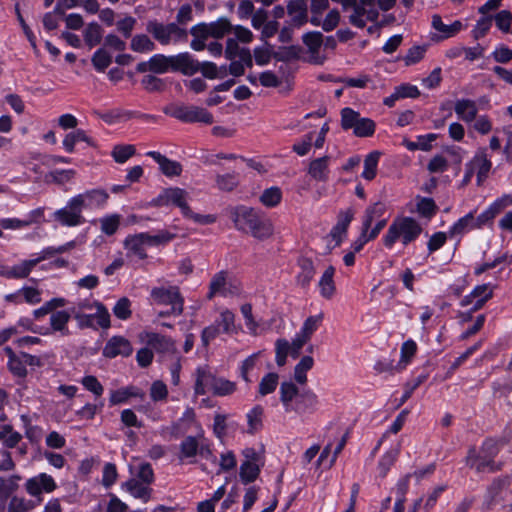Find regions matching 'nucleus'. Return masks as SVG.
<instances>
[{
  "label": "nucleus",
  "mask_w": 512,
  "mask_h": 512,
  "mask_svg": "<svg viewBox=\"0 0 512 512\" xmlns=\"http://www.w3.org/2000/svg\"><path fill=\"white\" fill-rule=\"evenodd\" d=\"M113 314L120 320H127L131 317V301L127 297L120 298L114 305Z\"/></svg>",
  "instance_id": "53"
},
{
  "label": "nucleus",
  "mask_w": 512,
  "mask_h": 512,
  "mask_svg": "<svg viewBox=\"0 0 512 512\" xmlns=\"http://www.w3.org/2000/svg\"><path fill=\"white\" fill-rule=\"evenodd\" d=\"M81 384L83 385V387L86 390H88L91 393H93L95 395V397L102 396V394L104 392L103 385L93 375H87V376L83 377L82 380H81Z\"/></svg>",
  "instance_id": "61"
},
{
  "label": "nucleus",
  "mask_w": 512,
  "mask_h": 512,
  "mask_svg": "<svg viewBox=\"0 0 512 512\" xmlns=\"http://www.w3.org/2000/svg\"><path fill=\"white\" fill-rule=\"evenodd\" d=\"M101 232L107 236L114 235L119 229L121 222V215L110 214L104 216L99 220Z\"/></svg>",
  "instance_id": "44"
},
{
  "label": "nucleus",
  "mask_w": 512,
  "mask_h": 512,
  "mask_svg": "<svg viewBox=\"0 0 512 512\" xmlns=\"http://www.w3.org/2000/svg\"><path fill=\"white\" fill-rule=\"evenodd\" d=\"M199 446L200 442L197 440L196 437H185L179 445V460L183 461L185 459L194 458L196 455H198Z\"/></svg>",
  "instance_id": "33"
},
{
  "label": "nucleus",
  "mask_w": 512,
  "mask_h": 512,
  "mask_svg": "<svg viewBox=\"0 0 512 512\" xmlns=\"http://www.w3.org/2000/svg\"><path fill=\"white\" fill-rule=\"evenodd\" d=\"M141 340L149 346L152 351L160 354H173L177 351L172 338L154 332H144L140 335Z\"/></svg>",
  "instance_id": "14"
},
{
  "label": "nucleus",
  "mask_w": 512,
  "mask_h": 512,
  "mask_svg": "<svg viewBox=\"0 0 512 512\" xmlns=\"http://www.w3.org/2000/svg\"><path fill=\"white\" fill-rule=\"evenodd\" d=\"M92 64L99 72H104L112 62L111 55L103 48H99L92 56Z\"/></svg>",
  "instance_id": "50"
},
{
  "label": "nucleus",
  "mask_w": 512,
  "mask_h": 512,
  "mask_svg": "<svg viewBox=\"0 0 512 512\" xmlns=\"http://www.w3.org/2000/svg\"><path fill=\"white\" fill-rule=\"evenodd\" d=\"M454 110L459 119L466 123H471L476 119L478 108L472 99H459L455 102Z\"/></svg>",
  "instance_id": "27"
},
{
  "label": "nucleus",
  "mask_w": 512,
  "mask_h": 512,
  "mask_svg": "<svg viewBox=\"0 0 512 512\" xmlns=\"http://www.w3.org/2000/svg\"><path fill=\"white\" fill-rule=\"evenodd\" d=\"M468 165L473 167L474 172L476 171L477 185L480 186L488 177L492 168V162L488 158L487 150L485 148L479 149L468 163Z\"/></svg>",
  "instance_id": "20"
},
{
  "label": "nucleus",
  "mask_w": 512,
  "mask_h": 512,
  "mask_svg": "<svg viewBox=\"0 0 512 512\" xmlns=\"http://www.w3.org/2000/svg\"><path fill=\"white\" fill-rule=\"evenodd\" d=\"M240 286L236 281L228 278L227 271H219L211 278L207 299L211 300L216 295L223 297L235 296L240 293Z\"/></svg>",
  "instance_id": "9"
},
{
  "label": "nucleus",
  "mask_w": 512,
  "mask_h": 512,
  "mask_svg": "<svg viewBox=\"0 0 512 512\" xmlns=\"http://www.w3.org/2000/svg\"><path fill=\"white\" fill-rule=\"evenodd\" d=\"M495 23L499 30L509 33L512 24V14L508 10H502L495 15Z\"/></svg>",
  "instance_id": "64"
},
{
  "label": "nucleus",
  "mask_w": 512,
  "mask_h": 512,
  "mask_svg": "<svg viewBox=\"0 0 512 512\" xmlns=\"http://www.w3.org/2000/svg\"><path fill=\"white\" fill-rule=\"evenodd\" d=\"M165 112L169 113L173 118L183 122H201L205 124L213 123L212 114L206 109L197 106L179 105L172 107L169 111L166 110Z\"/></svg>",
  "instance_id": "11"
},
{
  "label": "nucleus",
  "mask_w": 512,
  "mask_h": 512,
  "mask_svg": "<svg viewBox=\"0 0 512 512\" xmlns=\"http://www.w3.org/2000/svg\"><path fill=\"white\" fill-rule=\"evenodd\" d=\"M492 297L493 288H491L489 284L477 285L468 295L462 298L460 305L467 307L473 303L474 299L482 298L484 300H490Z\"/></svg>",
  "instance_id": "32"
},
{
  "label": "nucleus",
  "mask_w": 512,
  "mask_h": 512,
  "mask_svg": "<svg viewBox=\"0 0 512 512\" xmlns=\"http://www.w3.org/2000/svg\"><path fill=\"white\" fill-rule=\"evenodd\" d=\"M234 321V314L226 309L221 312L219 319H217L215 323L219 324V328L222 329L223 333L230 334L235 330Z\"/></svg>",
  "instance_id": "58"
},
{
  "label": "nucleus",
  "mask_w": 512,
  "mask_h": 512,
  "mask_svg": "<svg viewBox=\"0 0 512 512\" xmlns=\"http://www.w3.org/2000/svg\"><path fill=\"white\" fill-rule=\"evenodd\" d=\"M287 13L291 16L290 24L293 27H301L308 22V10L306 0H289Z\"/></svg>",
  "instance_id": "22"
},
{
  "label": "nucleus",
  "mask_w": 512,
  "mask_h": 512,
  "mask_svg": "<svg viewBox=\"0 0 512 512\" xmlns=\"http://www.w3.org/2000/svg\"><path fill=\"white\" fill-rule=\"evenodd\" d=\"M124 486L133 497L139 498L145 503L151 498L152 489L148 487V485H144L136 479L128 480Z\"/></svg>",
  "instance_id": "34"
},
{
  "label": "nucleus",
  "mask_w": 512,
  "mask_h": 512,
  "mask_svg": "<svg viewBox=\"0 0 512 512\" xmlns=\"http://www.w3.org/2000/svg\"><path fill=\"white\" fill-rule=\"evenodd\" d=\"M314 365V360L311 356H304L301 358L299 363L294 368V378L299 384H305L307 382V371H309Z\"/></svg>",
  "instance_id": "42"
},
{
  "label": "nucleus",
  "mask_w": 512,
  "mask_h": 512,
  "mask_svg": "<svg viewBox=\"0 0 512 512\" xmlns=\"http://www.w3.org/2000/svg\"><path fill=\"white\" fill-rule=\"evenodd\" d=\"M103 29L96 22L87 25L84 31V41L89 48L98 45L102 40Z\"/></svg>",
  "instance_id": "38"
},
{
  "label": "nucleus",
  "mask_w": 512,
  "mask_h": 512,
  "mask_svg": "<svg viewBox=\"0 0 512 512\" xmlns=\"http://www.w3.org/2000/svg\"><path fill=\"white\" fill-rule=\"evenodd\" d=\"M398 456V452L396 450H391L386 452L378 463V468L380 470V475L382 477H385L387 472L390 470V468L395 463Z\"/></svg>",
  "instance_id": "62"
},
{
  "label": "nucleus",
  "mask_w": 512,
  "mask_h": 512,
  "mask_svg": "<svg viewBox=\"0 0 512 512\" xmlns=\"http://www.w3.org/2000/svg\"><path fill=\"white\" fill-rule=\"evenodd\" d=\"M324 313L320 312L317 315L309 316L303 323L301 330L298 332L307 339H311L312 335L322 324Z\"/></svg>",
  "instance_id": "40"
},
{
  "label": "nucleus",
  "mask_w": 512,
  "mask_h": 512,
  "mask_svg": "<svg viewBox=\"0 0 512 512\" xmlns=\"http://www.w3.org/2000/svg\"><path fill=\"white\" fill-rule=\"evenodd\" d=\"M150 296L152 300L159 305H170V313L179 316L184 310V298L177 286L154 287Z\"/></svg>",
  "instance_id": "7"
},
{
  "label": "nucleus",
  "mask_w": 512,
  "mask_h": 512,
  "mask_svg": "<svg viewBox=\"0 0 512 512\" xmlns=\"http://www.w3.org/2000/svg\"><path fill=\"white\" fill-rule=\"evenodd\" d=\"M77 196H81L83 208L101 207L109 198V194L104 189L88 190L82 194H78Z\"/></svg>",
  "instance_id": "30"
},
{
  "label": "nucleus",
  "mask_w": 512,
  "mask_h": 512,
  "mask_svg": "<svg viewBox=\"0 0 512 512\" xmlns=\"http://www.w3.org/2000/svg\"><path fill=\"white\" fill-rule=\"evenodd\" d=\"M427 46L426 45H415L412 46L410 49H408L405 57L404 62L406 66L414 65L418 62H420L426 53Z\"/></svg>",
  "instance_id": "56"
},
{
  "label": "nucleus",
  "mask_w": 512,
  "mask_h": 512,
  "mask_svg": "<svg viewBox=\"0 0 512 512\" xmlns=\"http://www.w3.org/2000/svg\"><path fill=\"white\" fill-rule=\"evenodd\" d=\"M386 212L385 203L378 201L369 205L363 214L361 232L358 238L351 244L352 251L360 252L364 245L372 239L368 235V230L371 228L375 218L383 217Z\"/></svg>",
  "instance_id": "6"
},
{
  "label": "nucleus",
  "mask_w": 512,
  "mask_h": 512,
  "mask_svg": "<svg viewBox=\"0 0 512 512\" xmlns=\"http://www.w3.org/2000/svg\"><path fill=\"white\" fill-rule=\"evenodd\" d=\"M217 377L210 371L207 366L198 367L196 370L195 393L197 395H205L209 391H213Z\"/></svg>",
  "instance_id": "23"
},
{
  "label": "nucleus",
  "mask_w": 512,
  "mask_h": 512,
  "mask_svg": "<svg viewBox=\"0 0 512 512\" xmlns=\"http://www.w3.org/2000/svg\"><path fill=\"white\" fill-rule=\"evenodd\" d=\"M303 43L307 46L310 53H318L323 44V35L319 31L307 32L302 36Z\"/></svg>",
  "instance_id": "49"
},
{
  "label": "nucleus",
  "mask_w": 512,
  "mask_h": 512,
  "mask_svg": "<svg viewBox=\"0 0 512 512\" xmlns=\"http://www.w3.org/2000/svg\"><path fill=\"white\" fill-rule=\"evenodd\" d=\"M216 184L217 187L222 191H232L239 184L238 174L236 173H227V174H218L216 176Z\"/></svg>",
  "instance_id": "51"
},
{
  "label": "nucleus",
  "mask_w": 512,
  "mask_h": 512,
  "mask_svg": "<svg viewBox=\"0 0 512 512\" xmlns=\"http://www.w3.org/2000/svg\"><path fill=\"white\" fill-rule=\"evenodd\" d=\"M187 192L184 189L174 187L167 188L153 200L156 206H165L173 204L181 209L182 214L190 212V207L186 202Z\"/></svg>",
  "instance_id": "13"
},
{
  "label": "nucleus",
  "mask_w": 512,
  "mask_h": 512,
  "mask_svg": "<svg viewBox=\"0 0 512 512\" xmlns=\"http://www.w3.org/2000/svg\"><path fill=\"white\" fill-rule=\"evenodd\" d=\"M40 263V259L24 260L13 267L0 266V276L9 279H24L29 276L33 268Z\"/></svg>",
  "instance_id": "21"
},
{
  "label": "nucleus",
  "mask_w": 512,
  "mask_h": 512,
  "mask_svg": "<svg viewBox=\"0 0 512 512\" xmlns=\"http://www.w3.org/2000/svg\"><path fill=\"white\" fill-rule=\"evenodd\" d=\"M278 381L279 375L277 373L270 372L264 375L259 383V394L261 396H266L273 393L278 386Z\"/></svg>",
  "instance_id": "45"
},
{
  "label": "nucleus",
  "mask_w": 512,
  "mask_h": 512,
  "mask_svg": "<svg viewBox=\"0 0 512 512\" xmlns=\"http://www.w3.org/2000/svg\"><path fill=\"white\" fill-rule=\"evenodd\" d=\"M141 85L148 92H162L166 85L163 79L154 75H145L141 80Z\"/></svg>",
  "instance_id": "55"
},
{
  "label": "nucleus",
  "mask_w": 512,
  "mask_h": 512,
  "mask_svg": "<svg viewBox=\"0 0 512 512\" xmlns=\"http://www.w3.org/2000/svg\"><path fill=\"white\" fill-rule=\"evenodd\" d=\"M133 353L131 342L123 336H112L105 344L102 354L112 359L117 356L128 357Z\"/></svg>",
  "instance_id": "15"
},
{
  "label": "nucleus",
  "mask_w": 512,
  "mask_h": 512,
  "mask_svg": "<svg viewBox=\"0 0 512 512\" xmlns=\"http://www.w3.org/2000/svg\"><path fill=\"white\" fill-rule=\"evenodd\" d=\"M235 390L236 384L234 382L217 377L212 393L217 396H226L232 394Z\"/></svg>",
  "instance_id": "59"
},
{
  "label": "nucleus",
  "mask_w": 512,
  "mask_h": 512,
  "mask_svg": "<svg viewBox=\"0 0 512 512\" xmlns=\"http://www.w3.org/2000/svg\"><path fill=\"white\" fill-rule=\"evenodd\" d=\"M300 273L297 275V282L302 287H307L315 275V267L310 258L303 257L299 259Z\"/></svg>",
  "instance_id": "35"
},
{
  "label": "nucleus",
  "mask_w": 512,
  "mask_h": 512,
  "mask_svg": "<svg viewBox=\"0 0 512 512\" xmlns=\"http://www.w3.org/2000/svg\"><path fill=\"white\" fill-rule=\"evenodd\" d=\"M279 399L286 413L313 414L319 407V398L311 389L300 390L292 381L280 384Z\"/></svg>",
  "instance_id": "2"
},
{
  "label": "nucleus",
  "mask_w": 512,
  "mask_h": 512,
  "mask_svg": "<svg viewBox=\"0 0 512 512\" xmlns=\"http://www.w3.org/2000/svg\"><path fill=\"white\" fill-rule=\"evenodd\" d=\"M355 211L349 207L340 210L337 215V222L330 231V237L335 241L336 245H340L347 235L348 227L354 219Z\"/></svg>",
  "instance_id": "17"
},
{
  "label": "nucleus",
  "mask_w": 512,
  "mask_h": 512,
  "mask_svg": "<svg viewBox=\"0 0 512 512\" xmlns=\"http://www.w3.org/2000/svg\"><path fill=\"white\" fill-rule=\"evenodd\" d=\"M506 444V440L504 438L501 439H494V438H487L480 449L481 455H484V458H491L494 460V458L498 455L501 446Z\"/></svg>",
  "instance_id": "39"
},
{
  "label": "nucleus",
  "mask_w": 512,
  "mask_h": 512,
  "mask_svg": "<svg viewBox=\"0 0 512 512\" xmlns=\"http://www.w3.org/2000/svg\"><path fill=\"white\" fill-rule=\"evenodd\" d=\"M78 142H86L89 146H95V142L82 129L74 130L65 135L63 147L68 153L74 152L75 145Z\"/></svg>",
  "instance_id": "31"
},
{
  "label": "nucleus",
  "mask_w": 512,
  "mask_h": 512,
  "mask_svg": "<svg viewBox=\"0 0 512 512\" xmlns=\"http://www.w3.org/2000/svg\"><path fill=\"white\" fill-rule=\"evenodd\" d=\"M230 218L238 231L260 241L270 238L274 233L271 220L252 207L236 206L230 210Z\"/></svg>",
  "instance_id": "1"
},
{
  "label": "nucleus",
  "mask_w": 512,
  "mask_h": 512,
  "mask_svg": "<svg viewBox=\"0 0 512 512\" xmlns=\"http://www.w3.org/2000/svg\"><path fill=\"white\" fill-rule=\"evenodd\" d=\"M146 31L162 45H169L172 41H185L188 37L187 30L174 22L163 24L157 20H150L146 24Z\"/></svg>",
  "instance_id": "5"
},
{
  "label": "nucleus",
  "mask_w": 512,
  "mask_h": 512,
  "mask_svg": "<svg viewBox=\"0 0 512 512\" xmlns=\"http://www.w3.org/2000/svg\"><path fill=\"white\" fill-rule=\"evenodd\" d=\"M334 275L335 268L330 265L325 269L318 282L320 295L326 300L332 299L336 294Z\"/></svg>",
  "instance_id": "26"
},
{
  "label": "nucleus",
  "mask_w": 512,
  "mask_h": 512,
  "mask_svg": "<svg viewBox=\"0 0 512 512\" xmlns=\"http://www.w3.org/2000/svg\"><path fill=\"white\" fill-rule=\"evenodd\" d=\"M381 153L379 151L370 152L364 159V170L362 172V177L365 180L371 181L376 177L378 162L380 159Z\"/></svg>",
  "instance_id": "36"
},
{
  "label": "nucleus",
  "mask_w": 512,
  "mask_h": 512,
  "mask_svg": "<svg viewBox=\"0 0 512 512\" xmlns=\"http://www.w3.org/2000/svg\"><path fill=\"white\" fill-rule=\"evenodd\" d=\"M130 47L135 52L146 53L155 50V43L146 34H137L132 38Z\"/></svg>",
  "instance_id": "43"
},
{
  "label": "nucleus",
  "mask_w": 512,
  "mask_h": 512,
  "mask_svg": "<svg viewBox=\"0 0 512 512\" xmlns=\"http://www.w3.org/2000/svg\"><path fill=\"white\" fill-rule=\"evenodd\" d=\"M379 12L376 0H359L355 11L349 16V22L358 28H364L366 21H377Z\"/></svg>",
  "instance_id": "12"
},
{
  "label": "nucleus",
  "mask_w": 512,
  "mask_h": 512,
  "mask_svg": "<svg viewBox=\"0 0 512 512\" xmlns=\"http://www.w3.org/2000/svg\"><path fill=\"white\" fill-rule=\"evenodd\" d=\"M70 314L67 311L53 312L50 317V325L54 331H67L66 326L70 320Z\"/></svg>",
  "instance_id": "54"
},
{
  "label": "nucleus",
  "mask_w": 512,
  "mask_h": 512,
  "mask_svg": "<svg viewBox=\"0 0 512 512\" xmlns=\"http://www.w3.org/2000/svg\"><path fill=\"white\" fill-rule=\"evenodd\" d=\"M171 56L155 54L150 58L151 72L155 74H164L171 70Z\"/></svg>",
  "instance_id": "47"
},
{
  "label": "nucleus",
  "mask_w": 512,
  "mask_h": 512,
  "mask_svg": "<svg viewBox=\"0 0 512 512\" xmlns=\"http://www.w3.org/2000/svg\"><path fill=\"white\" fill-rule=\"evenodd\" d=\"M341 127L343 130H353L356 137H371L375 133L376 123L371 118L361 117L360 113L350 107L341 110Z\"/></svg>",
  "instance_id": "4"
},
{
  "label": "nucleus",
  "mask_w": 512,
  "mask_h": 512,
  "mask_svg": "<svg viewBox=\"0 0 512 512\" xmlns=\"http://www.w3.org/2000/svg\"><path fill=\"white\" fill-rule=\"evenodd\" d=\"M136 152L133 145H116L112 150V157L117 163H124Z\"/></svg>",
  "instance_id": "57"
},
{
  "label": "nucleus",
  "mask_w": 512,
  "mask_h": 512,
  "mask_svg": "<svg viewBox=\"0 0 512 512\" xmlns=\"http://www.w3.org/2000/svg\"><path fill=\"white\" fill-rule=\"evenodd\" d=\"M329 159V156H323L312 160L308 167V174L316 181L326 182L329 174Z\"/></svg>",
  "instance_id": "28"
},
{
  "label": "nucleus",
  "mask_w": 512,
  "mask_h": 512,
  "mask_svg": "<svg viewBox=\"0 0 512 512\" xmlns=\"http://www.w3.org/2000/svg\"><path fill=\"white\" fill-rule=\"evenodd\" d=\"M431 25L436 31L441 33L442 39H447V38L455 36L463 28V24L459 20L454 21L450 25L444 24L441 16H439L437 14L432 16Z\"/></svg>",
  "instance_id": "29"
},
{
  "label": "nucleus",
  "mask_w": 512,
  "mask_h": 512,
  "mask_svg": "<svg viewBox=\"0 0 512 512\" xmlns=\"http://www.w3.org/2000/svg\"><path fill=\"white\" fill-rule=\"evenodd\" d=\"M492 26V17L491 16H487V17H481L474 29L472 30V35H473V38L475 40H478L482 37H484L487 32L489 31V29L491 28Z\"/></svg>",
  "instance_id": "63"
},
{
  "label": "nucleus",
  "mask_w": 512,
  "mask_h": 512,
  "mask_svg": "<svg viewBox=\"0 0 512 512\" xmlns=\"http://www.w3.org/2000/svg\"><path fill=\"white\" fill-rule=\"evenodd\" d=\"M171 71L184 75H193L199 71V62L188 52L171 56Z\"/></svg>",
  "instance_id": "18"
},
{
  "label": "nucleus",
  "mask_w": 512,
  "mask_h": 512,
  "mask_svg": "<svg viewBox=\"0 0 512 512\" xmlns=\"http://www.w3.org/2000/svg\"><path fill=\"white\" fill-rule=\"evenodd\" d=\"M260 474V468L251 460H245L240 466L239 477L243 484L255 481Z\"/></svg>",
  "instance_id": "37"
},
{
  "label": "nucleus",
  "mask_w": 512,
  "mask_h": 512,
  "mask_svg": "<svg viewBox=\"0 0 512 512\" xmlns=\"http://www.w3.org/2000/svg\"><path fill=\"white\" fill-rule=\"evenodd\" d=\"M282 199V191L279 187L273 186L263 191L260 202L266 207L277 206Z\"/></svg>",
  "instance_id": "48"
},
{
  "label": "nucleus",
  "mask_w": 512,
  "mask_h": 512,
  "mask_svg": "<svg viewBox=\"0 0 512 512\" xmlns=\"http://www.w3.org/2000/svg\"><path fill=\"white\" fill-rule=\"evenodd\" d=\"M210 35L213 38L220 39L232 29L230 21L226 17H221L214 22L208 23Z\"/></svg>",
  "instance_id": "46"
},
{
  "label": "nucleus",
  "mask_w": 512,
  "mask_h": 512,
  "mask_svg": "<svg viewBox=\"0 0 512 512\" xmlns=\"http://www.w3.org/2000/svg\"><path fill=\"white\" fill-rule=\"evenodd\" d=\"M146 155L157 162L161 172L165 176L173 177L181 175L183 169L180 162L171 160L157 151H149Z\"/></svg>",
  "instance_id": "24"
},
{
  "label": "nucleus",
  "mask_w": 512,
  "mask_h": 512,
  "mask_svg": "<svg viewBox=\"0 0 512 512\" xmlns=\"http://www.w3.org/2000/svg\"><path fill=\"white\" fill-rule=\"evenodd\" d=\"M263 412L264 410L260 405L255 406L248 412L247 422L249 426V433L253 434L262 428Z\"/></svg>",
  "instance_id": "52"
},
{
  "label": "nucleus",
  "mask_w": 512,
  "mask_h": 512,
  "mask_svg": "<svg viewBox=\"0 0 512 512\" xmlns=\"http://www.w3.org/2000/svg\"><path fill=\"white\" fill-rule=\"evenodd\" d=\"M35 507V503L24 498L12 497L9 505V512H29Z\"/></svg>",
  "instance_id": "60"
},
{
  "label": "nucleus",
  "mask_w": 512,
  "mask_h": 512,
  "mask_svg": "<svg viewBox=\"0 0 512 512\" xmlns=\"http://www.w3.org/2000/svg\"><path fill=\"white\" fill-rule=\"evenodd\" d=\"M466 464L474 468L478 473L485 472L486 470L496 472L501 469V466L497 465L493 459H485L484 455L479 454L475 447L469 448L466 456Z\"/></svg>",
  "instance_id": "19"
},
{
  "label": "nucleus",
  "mask_w": 512,
  "mask_h": 512,
  "mask_svg": "<svg viewBox=\"0 0 512 512\" xmlns=\"http://www.w3.org/2000/svg\"><path fill=\"white\" fill-rule=\"evenodd\" d=\"M83 201L81 196L72 197L67 205L54 212L53 217L62 226L74 227L85 222L82 215Z\"/></svg>",
  "instance_id": "8"
},
{
  "label": "nucleus",
  "mask_w": 512,
  "mask_h": 512,
  "mask_svg": "<svg viewBox=\"0 0 512 512\" xmlns=\"http://www.w3.org/2000/svg\"><path fill=\"white\" fill-rule=\"evenodd\" d=\"M422 231L421 225L414 218L409 216L397 217L383 236V244L386 248L391 249L396 241L401 239L402 244L406 246L415 241Z\"/></svg>",
  "instance_id": "3"
},
{
  "label": "nucleus",
  "mask_w": 512,
  "mask_h": 512,
  "mask_svg": "<svg viewBox=\"0 0 512 512\" xmlns=\"http://www.w3.org/2000/svg\"><path fill=\"white\" fill-rule=\"evenodd\" d=\"M26 491L34 497H40L43 492L50 493L55 490L56 483L54 479L46 473H41L36 477H32L26 481ZM42 499L38 498V503Z\"/></svg>",
  "instance_id": "16"
},
{
  "label": "nucleus",
  "mask_w": 512,
  "mask_h": 512,
  "mask_svg": "<svg viewBox=\"0 0 512 512\" xmlns=\"http://www.w3.org/2000/svg\"><path fill=\"white\" fill-rule=\"evenodd\" d=\"M437 205L432 198L417 197L416 211L426 219H431L437 212Z\"/></svg>",
  "instance_id": "41"
},
{
  "label": "nucleus",
  "mask_w": 512,
  "mask_h": 512,
  "mask_svg": "<svg viewBox=\"0 0 512 512\" xmlns=\"http://www.w3.org/2000/svg\"><path fill=\"white\" fill-rule=\"evenodd\" d=\"M96 312L94 314L75 313L74 317L81 328L108 329L111 325L110 314L105 305L94 301Z\"/></svg>",
  "instance_id": "10"
},
{
  "label": "nucleus",
  "mask_w": 512,
  "mask_h": 512,
  "mask_svg": "<svg viewBox=\"0 0 512 512\" xmlns=\"http://www.w3.org/2000/svg\"><path fill=\"white\" fill-rule=\"evenodd\" d=\"M146 245V233L129 235L124 240V247L128 253L138 257L141 260L147 258V253L145 250Z\"/></svg>",
  "instance_id": "25"
}]
</instances>
